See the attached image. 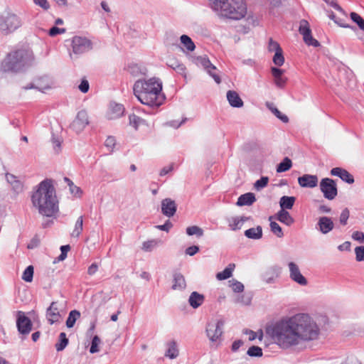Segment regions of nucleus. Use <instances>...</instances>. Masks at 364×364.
<instances>
[{"label": "nucleus", "instance_id": "64", "mask_svg": "<svg viewBox=\"0 0 364 364\" xmlns=\"http://www.w3.org/2000/svg\"><path fill=\"white\" fill-rule=\"evenodd\" d=\"M39 244H40V239L37 236H35L31 239L30 242L28 244L27 248L28 249L36 248L39 245Z\"/></svg>", "mask_w": 364, "mask_h": 364}, {"label": "nucleus", "instance_id": "10", "mask_svg": "<svg viewBox=\"0 0 364 364\" xmlns=\"http://www.w3.org/2000/svg\"><path fill=\"white\" fill-rule=\"evenodd\" d=\"M299 31L303 36V39L306 44L314 47H318L320 46L319 42L313 38L311 30L307 21L303 19L300 21Z\"/></svg>", "mask_w": 364, "mask_h": 364}, {"label": "nucleus", "instance_id": "26", "mask_svg": "<svg viewBox=\"0 0 364 364\" xmlns=\"http://www.w3.org/2000/svg\"><path fill=\"white\" fill-rule=\"evenodd\" d=\"M256 201L255 196L253 193H247L241 195L236 203L237 206L251 205Z\"/></svg>", "mask_w": 364, "mask_h": 364}, {"label": "nucleus", "instance_id": "20", "mask_svg": "<svg viewBox=\"0 0 364 364\" xmlns=\"http://www.w3.org/2000/svg\"><path fill=\"white\" fill-rule=\"evenodd\" d=\"M124 112V108L122 105L116 102H111L109 104V109L107 112V118L109 119H114L120 117Z\"/></svg>", "mask_w": 364, "mask_h": 364}, {"label": "nucleus", "instance_id": "19", "mask_svg": "<svg viewBox=\"0 0 364 364\" xmlns=\"http://www.w3.org/2000/svg\"><path fill=\"white\" fill-rule=\"evenodd\" d=\"M46 317L50 324L59 321L61 316L58 311L57 302L53 301L50 304V306L47 309Z\"/></svg>", "mask_w": 364, "mask_h": 364}, {"label": "nucleus", "instance_id": "35", "mask_svg": "<svg viewBox=\"0 0 364 364\" xmlns=\"http://www.w3.org/2000/svg\"><path fill=\"white\" fill-rule=\"evenodd\" d=\"M80 317V313L77 310H72L68 315L66 321V326L69 328H73L75 321Z\"/></svg>", "mask_w": 364, "mask_h": 364}, {"label": "nucleus", "instance_id": "55", "mask_svg": "<svg viewBox=\"0 0 364 364\" xmlns=\"http://www.w3.org/2000/svg\"><path fill=\"white\" fill-rule=\"evenodd\" d=\"M268 49L269 51H274L275 53L282 50L279 44L277 42L274 41L272 38L269 39Z\"/></svg>", "mask_w": 364, "mask_h": 364}, {"label": "nucleus", "instance_id": "62", "mask_svg": "<svg viewBox=\"0 0 364 364\" xmlns=\"http://www.w3.org/2000/svg\"><path fill=\"white\" fill-rule=\"evenodd\" d=\"M352 238L360 243H363L364 242V233L360 231H355L352 234Z\"/></svg>", "mask_w": 364, "mask_h": 364}, {"label": "nucleus", "instance_id": "63", "mask_svg": "<svg viewBox=\"0 0 364 364\" xmlns=\"http://www.w3.org/2000/svg\"><path fill=\"white\" fill-rule=\"evenodd\" d=\"M172 226H173V224L171 223V222L170 220H168L166 221V223L164 225H156V228H157L160 230L168 232L169 230L172 228Z\"/></svg>", "mask_w": 364, "mask_h": 364}, {"label": "nucleus", "instance_id": "22", "mask_svg": "<svg viewBox=\"0 0 364 364\" xmlns=\"http://www.w3.org/2000/svg\"><path fill=\"white\" fill-rule=\"evenodd\" d=\"M272 75L274 78V82L276 85L279 88H283L287 81V78L283 77L284 71L282 69L272 67L271 68Z\"/></svg>", "mask_w": 364, "mask_h": 364}, {"label": "nucleus", "instance_id": "25", "mask_svg": "<svg viewBox=\"0 0 364 364\" xmlns=\"http://www.w3.org/2000/svg\"><path fill=\"white\" fill-rule=\"evenodd\" d=\"M166 65L176 70L178 73L185 75L186 67L183 64L180 63L178 59L174 57H168L166 61Z\"/></svg>", "mask_w": 364, "mask_h": 364}, {"label": "nucleus", "instance_id": "51", "mask_svg": "<svg viewBox=\"0 0 364 364\" xmlns=\"http://www.w3.org/2000/svg\"><path fill=\"white\" fill-rule=\"evenodd\" d=\"M100 343V339L97 336H95L92 340L90 352L95 353L99 351L98 346Z\"/></svg>", "mask_w": 364, "mask_h": 364}, {"label": "nucleus", "instance_id": "38", "mask_svg": "<svg viewBox=\"0 0 364 364\" xmlns=\"http://www.w3.org/2000/svg\"><path fill=\"white\" fill-rule=\"evenodd\" d=\"M83 230V218L82 216H80L75 225V228L71 233V237H78L82 233Z\"/></svg>", "mask_w": 364, "mask_h": 364}, {"label": "nucleus", "instance_id": "30", "mask_svg": "<svg viewBox=\"0 0 364 364\" xmlns=\"http://www.w3.org/2000/svg\"><path fill=\"white\" fill-rule=\"evenodd\" d=\"M296 198L294 196H282L279 200L281 210L291 209L295 203Z\"/></svg>", "mask_w": 364, "mask_h": 364}, {"label": "nucleus", "instance_id": "46", "mask_svg": "<svg viewBox=\"0 0 364 364\" xmlns=\"http://www.w3.org/2000/svg\"><path fill=\"white\" fill-rule=\"evenodd\" d=\"M235 303L242 305H250L251 303V297L245 294L237 295L235 299Z\"/></svg>", "mask_w": 364, "mask_h": 364}, {"label": "nucleus", "instance_id": "11", "mask_svg": "<svg viewBox=\"0 0 364 364\" xmlns=\"http://www.w3.org/2000/svg\"><path fill=\"white\" fill-rule=\"evenodd\" d=\"M88 124L89 118L87 112L85 110H80L70 124V128L78 134L82 132Z\"/></svg>", "mask_w": 364, "mask_h": 364}, {"label": "nucleus", "instance_id": "60", "mask_svg": "<svg viewBox=\"0 0 364 364\" xmlns=\"http://www.w3.org/2000/svg\"><path fill=\"white\" fill-rule=\"evenodd\" d=\"M33 2L36 5L40 6L45 11L48 10L50 8V4L48 0H33Z\"/></svg>", "mask_w": 364, "mask_h": 364}, {"label": "nucleus", "instance_id": "59", "mask_svg": "<svg viewBox=\"0 0 364 364\" xmlns=\"http://www.w3.org/2000/svg\"><path fill=\"white\" fill-rule=\"evenodd\" d=\"M90 88V85L88 81L83 78L81 80L80 84L78 85V89L82 92L86 93L88 92Z\"/></svg>", "mask_w": 364, "mask_h": 364}, {"label": "nucleus", "instance_id": "33", "mask_svg": "<svg viewBox=\"0 0 364 364\" xmlns=\"http://www.w3.org/2000/svg\"><path fill=\"white\" fill-rule=\"evenodd\" d=\"M235 264H229L228 266L222 272L217 273L216 278L218 280H225L232 276V272L235 269Z\"/></svg>", "mask_w": 364, "mask_h": 364}, {"label": "nucleus", "instance_id": "15", "mask_svg": "<svg viewBox=\"0 0 364 364\" xmlns=\"http://www.w3.org/2000/svg\"><path fill=\"white\" fill-rule=\"evenodd\" d=\"M316 226L321 233L326 235L333 230L334 223L331 218L322 216L318 218Z\"/></svg>", "mask_w": 364, "mask_h": 364}, {"label": "nucleus", "instance_id": "61", "mask_svg": "<svg viewBox=\"0 0 364 364\" xmlns=\"http://www.w3.org/2000/svg\"><path fill=\"white\" fill-rule=\"evenodd\" d=\"M65 32V28H60L58 27H56V26H53L52 27L49 31H48V34L50 36H57L58 34H61V33H64Z\"/></svg>", "mask_w": 364, "mask_h": 364}, {"label": "nucleus", "instance_id": "24", "mask_svg": "<svg viewBox=\"0 0 364 364\" xmlns=\"http://www.w3.org/2000/svg\"><path fill=\"white\" fill-rule=\"evenodd\" d=\"M204 301V295L199 294L197 291H193L188 298V303L193 309H197L200 306L203 304Z\"/></svg>", "mask_w": 364, "mask_h": 364}, {"label": "nucleus", "instance_id": "8", "mask_svg": "<svg viewBox=\"0 0 364 364\" xmlns=\"http://www.w3.org/2000/svg\"><path fill=\"white\" fill-rule=\"evenodd\" d=\"M92 42L85 37L74 36L72 39V53H70L71 59H73V55L76 57L88 52L92 49Z\"/></svg>", "mask_w": 364, "mask_h": 364}, {"label": "nucleus", "instance_id": "29", "mask_svg": "<svg viewBox=\"0 0 364 364\" xmlns=\"http://www.w3.org/2000/svg\"><path fill=\"white\" fill-rule=\"evenodd\" d=\"M245 235L250 239L259 240L262 237V228L259 225L250 228L245 231Z\"/></svg>", "mask_w": 364, "mask_h": 364}, {"label": "nucleus", "instance_id": "18", "mask_svg": "<svg viewBox=\"0 0 364 364\" xmlns=\"http://www.w3.org/2000/svg\"><path fill=\"white\" fill-rule=\"evenodd\" d=\"M251 219V217L235 216L227 218L228 226L231 230L236 231L240 230L244 223Z\"/></svg>", "mask_w": 364, "mask_h": 364}, {"label": "nucleus", "instance_id": "34", "mask_svg": "<svg viewBox=\"0 0 364 364\" xmlns=\"http://www.w3.org/2000/svg\"><path fill=\"white\" fill-rule=\"evenodd\" d=\"M68 339L66 337V334L62 332L59 335L58 341L55 343V347L57 351L63 350L68 344Z\"/></svg>", "mask_w": 364, "mask_h": 364}, {"label": "nucleus", "instance_id": "6", "mask_svg": "<svg viewBox=\"0 0 364 364\" xmlns=\"http://www.w3.org/2000/svg\"><path fill=\"white\" fill-rule=\"evenodd\" d=\"M23 20L20 16L11 11H4L0 14V33L9 35L23 26Z\"/></svg>", "mask_w": 364, "mask_h": 364}, {"label": "nucleus", "instance_id": "47", "mask_svg": "<svg viewBox=\"0 0 364 364\" xmlns=\"http://www.w3.org/2000/svg\"><path fill=\"white\" fill-rule=\"evenodd\" d=\"M268 182H269L268 177L262 176V178H260V179L257 180L255 183L254 188L256 190L259 191V190L262 189L263 188L266 187L267 186Z\"/></svg>", "mask_w": 364, "mask_h": 364}, {"label": "nucleus", "instance_id": "41", "mask_svg": "<svg viewBox=\"0 0 364 364\" xmlns=\"http://www.w3.org/2000/svg\"><path fill=\"white\" fill-rule=\"evenodd\" d=\"M186 233L190 236L195 235L200 237L203 235V230L198 226L193 225L186 228Z\"/></svg>", "mask_w": 364, "mask_h": 364}, {"label": "nucleus", "instance_id": "7", "mask_svg": "<svg viewBox=\"0 0 364 364\" xmlns=\"http://www.w3.org/2000/svg\"><path fill=\"white\" fill-rule=\"evenodd\" d=\"M225 321L223 318L208 322L205 328V333L211 343L219 344L223 340V328Z\"/></svg>", "mask_w": 364, "mask_h": 364}, {"label": "nucleus", "instance_id": "32", "mask_svg": "<svg viewBox=\"0 0 364 364\" xmlns=\"http://www.w3.org/2000/svg\"><path fill=\"white\" fill-rule=\"evenodd\" d=\"M178 355V349L175 341H171L168 343V349L165 353V356L171 359H174Z\"/></svg>", "mask_w": 364, "mask_h": 364}, {"label": "nucleus", "instance_id": "23", "mask_svg": "<svg viewBox=\"0 0 364 364\" xmlns=\"http://www.w3.org/2000/svg\"><path fill=\"white\" fill-rule=\"evenodd\" d=\"M173 285L172 289L173 290H183L186 287V282L184 276L180 272H175L173 275Z\"/></svg>", "mask_w": 364, "mask_h": 364}, {"label": "nucleus", "instance_id": "36", "mask_svg": "<svg viewBox=\"0 0 364 364\" xmlns=\"http://www.w3.org/2000/svg\"><path fill=\"white\" fill-rule=\"evenodd\" d=\"M129 72L135 77L139 75H146L147 69L145 67H141L139 65H132L129 67Z\"/></svg>", "mask_w": 364, "mask_h": 364}, {"label": "nucleus", "instance_id": "53", "mask_svg": "<svg viewBox=\"0 0 364 364\" xmlns=\"http://www.w3.org/2000/svg\"><path fill=\"white\" fill-rule=\"evenodd\" d=\"M355 259L358 262L364 261V246H359L355 248Z\"/></svg>", "mask_w": 364, "mask_h": 364}, {"label": "nucleus", "instance_id": "42", "mask_svg": "<svg viewBox=\"0 0 364 364\" xmlns=\"http://www.w3.org/2000/svg\"><path fill=\"white\" fill-rule=\"evenodd\" d=\"M34 269L32 265L26 267L22 274V279L26 282H31L33 280Z\"/></svg>", "mask_w": 364, "mask_h": 364}, {"label": "nucleus", "instance_id": "12", "mask_svg": "<svg viewBox=\"0 0 364 364\" xmlns=\"http://www.w3.org/2000/svg\"><path fill=\"white\" fill-rule=\"evenodd\" d=\"M196 63L198 65L202 66L207 73L214 79L215 82L217 84H220L221 82V79L220 76L214 73V71L217 70L216 67L211 63L210 60L205 56H199L196 58Z\"/></svg>", "mask_w": 364, "mask_h": 364}, {"label": "nucleus", "instance_id": "17", "mask_svg": "<svg viewBox=\"0 0 364 364\" xmlns=\"http://www.w3.org/2000/svg\"><path fill=\"white\" fill-rule=\"evenodd\" d=\"M318 178L316 175L304 174L298 178V183L302 188H315L317 186Z\"/></svg>", "mask_w": 364, "mask_h": 364}, {"label": "nucleus", "instance_id": "58", "mask_svg": "<svg viewBox=\"0 0 364 364\" xmlns=\"http://www.w3.org/2000/svg\"><path fill=\"white\" fill-rule=\"evenodd\" d=\"M12 190L16 194L21 193L23 191V186L20 181H17L15 183L11 184Z\"/></svg>", "mask_w": 364, "mask_h": 364}, {"label": "nucleus", "instance_id": "44", "mask_svg": "<svg viewBox=\"0 0 364 364\" xmlns=\"http://www.w3.org/2000/svg\"><path fill=\"white\" fill-rule=\"evenodd\" d=\"M350 18L361 30H364V19L357 13L351 12Z\"/></svg>", "mask_w": 364, "mask_h": 364}, {"label": "nucleus", "instance_id": "1", "mask_svg": "<svg viewBox=\"0 0 364 364\" xmlns=\"http://www.w3.org/2000/svg\"><path fill=\"white\" fill-rule=\"evenodd\" d=\"M274 343L283 350H293L318 338L320 328L306 314L286 316L267 330Z\"/></svg>", "mask_w": 364, "mask_h": 364}, {"label": "nucleus", "instance_id": "40", "mask_svg": "<svg viewBox=\"0 0 364 364\" xmlns=\"http://www.w3.org/2000/svg\"><path fill=\"white\" fill-rule=\"evenodd\" d=\"M181 41L188 51L194 50L196 48L195 44L189 36L182 35L181 36Z\"/></svg>", "mask_w": 364, "mask_h": 364}, {"label": "nucleus", "instance_id": "37", "mask_svg": "<svg viewBox=\"0 0 364 364\" xmlns=\"http://www.w3.org/2000/svg\"><path fill=\"white\" fill-rule=\"evenodd\" d=\"M292 166V162L288 157H285L277 166V172L282 173L289 170Z\"/></svg>", "mask_w": 364, "mask_h": 364}, {"label": "nucleus", "instance_id": "54", "mask_svg": "<svg viewBox=\"0 0 364 364\" xmlns=\"http://www.w3.org/2000/svg\"><path fill=\"white\" fill-rule=\"evenodd\" d=\"M129 124L134 127L135 129H137L138 126L140 124L143 119L139 117L135 114H131L129 116Z\"/></svg>", "mask_w": 364, "mask_h": 364}, {"label": "nucleus", "instance_id": "3", "mask_svg": "<svg viewBox=\"0 0 364 364\" xmlns=\"http://www.w3.org/2000/svg\"><path fill=\"white\" fill-rule=\"evenodd\" d=\"M134 94L142 104L150 107L161 105L160 94L162 90L161 82L155 77L148 80H139L133 87Z\"/></svg>", "mask_w": 364, "mask_h": 364}, {"label": "nucleus", "instance_id": "56", "mask_svg": "<svg viewBox=\"0 0 364 364\" xmlns=\"http://www.w3.org/2000/svg\"><path fill=\"white\" fill-rule=\"evenodd\" d=\"M70 250V246L69 245H63L60 247L61 253L58 257V261H63L67 257L68 252Z\"/></svg>", "mask_w": 364, "mask_h": 364}, {"label": "nucleus", "instance_id": "13", "mask_svg": "<svg viewBox=\"0 0 364 364\" xmlns=\"http://www.w3.org/2000/svg\"><path fill=\"white\" fill-rule=\"evenodd\" d=\"M16 326L20 333L23 335L28 334L32 329V323L31 319L26 316L22 311L18 312Z\"/></svg>", "mask_w": 364, "mask_h": 364}, {"label": "nucleus", "instance_id": "9", "mask_svg": "<svg viewBox=\"0 0 364 364\" xmlns=\"http://www.w3.org/2000/svg\"><path fill=\"white\" fill-rule=\"evenodd\" d=\"M320 190L323 193L325 198L333 200L337 194L338 189L335 181L329 178H323L320 182Z\"/></svg>", "mask_w": 364, "mask_h": 364}, {"label": "nucleus", "instance_id": "52", "mask_svg": "<svg viewBox=\"0 0 364 364\" xmlns=\"http://www.w3.org/2000/svg\"><path fill=\"white\" fill-rule=\"evenodd\" d=\"M158 245V242L155 240H149L146 242H144L143 243V250L146 252L151 251L156 245Z\"/></svg>", "mask_w": 364, "mask_h": 364}, {"label": "nucleus", "instance_id": "57", "mask_svg": "<svg viewBox=\"0 0 364 364\" xmlns=\"http://www.w3.org/2000/svg\"><path fill=\"white\" fill-rule=\"evenodd\" d=\"M272 112L275 114V116L282 120L283 122H288L289 118L287 115L282 114L277 108L271 109Z\"/></svg>", "mask_w": 364, "mask_h": 364}, {"label": "nucleus", "instance_id": "21", "mask_svg": "<svg viewBox=\"0 0 364 364\" xmlns=\"http://www.w3.org/2000/svg\"><path fill=\"white\" fill-rule=\"evenodd\" d=\"M331 174L332 176H338L343 181L352 184L354 183L353 176L346 169L342 168L336 167L331 170Z\"/></svg>", "mask_w": 364, "mask_h": 364}, {"label": "nucleus", "instance_id": "5", "mask_svg": "<svg viewBox=\"0 0 364 364\" xmlns=\"http://www.w3.org/2000/svg\"><path fill=\"white\" fill-rule=\"evenodd\" d=\"M35 62L33 53L30 49H18L9 53L2 62L5 72H23L31 67Z\"/></svg>", "mask_w": 364, "mask_h": 364}, {"label": "nucleus", "instance_id": "49", "mask_svg": "<svg viewBox=\"0 0 364 364\" xmlns=\"http://www.w3.org/2000/svg\"><path fill=\"white\" fill-rule=\"evenodd\" d=\"M48 88H50V86L48 84H46V85L42 86L41 85H40V83L38 82H37L36 83L31 82L28 85H27L26 86L23 87V89H24L26 90H29V89H37L38 90L42 91L43 90H46V89H48Z\"/></svg>", "mask_w": 364, "mask_h": 364}, {"label": "nucleus", "instance_id": "27", "mask_svg": "<svg viewBox=\"0 0 364 364\" xmlns=\"http://www.w3.org/2000/svg\"><path fill=\"white\" fill-rule=\"evenodd\" d=\"M227 99L230 105L233 107H241L243 106V101L235 91H228Z\"/></svg>", "mask_w": 364, "mask_h": 364}, {"label": "nucleus", "instance_id": "4", "mask_svg": "<svg viewBox=\"0 0 364 364\" xmlns=\"http://www.w3.org/2000/svg\"><path fill=\"white\" fill-rule=\"evenodd\" d=\"M210 7L220 19L238 21L247 12L244 0H210Z\"/></svg>", "mask_w": 364, "mask_h": 364}, {"label": "nucleus", "instance_id": "31", "mask_svg": "<svg viewBox=\"0 0 364 364\" xmlns=\"http://www.w3.org/2000/svg\"><path fill=\"white\" fill-rule=\"evenodd\" d=\"M279 269L277 267H269L264 274L263 278L267 283H272L274 279L278 276Z\"/></svg>", "mask_w": 364, "mask_h": 364}, {"label": "nucleus", "instance_id": "28", "mask_svg": "<svg viewBox=\"0 0 364 364\" xmlns=\"http://www.w3.org/2000/svg\"><path fill=\"white\" fill-rule=\"evenodd\" d=\"M275 218L288 226L291 225L294 223V218L286 210H280L275 215Z\"/></svg>", "mask_w": 364, "mask_h": 364}, {"label": "nucleus", "instance_id": "16", "mask_svg": "<svg viewBox=\"0 0 364 364\" xmlns=\"http://www.w3.org/2000/svg\"><path fill=\"white\" fill-rule=\"evenodd\" d=\"M176 210L177 205L173 200L168 198L162 200L161 212L165 216L168 218L173 216Z\"/></svg>", "mask_w": 364, "mask_h": 364}, {"label": "nucleus", "instance_id": "14", "mask_svg": "<svg viewBox=\"0 0 364 364\" xmlns=\"http://www.w3.org/2000/svg\"><path fill=\"white\" fill-rule=\"evenodd\" d=\"M288 267L289 277L292 281L301 286H306L308 284L307 279L301 274L299 266L295 262H289Z\"/></svg>", "mask_w": 364, "mask_h": 364}, {"label": "nucleus", "instance_id": "2", "mask_svg": "<svg viewBox=\"0 0 364 364\" xmlns=\"http://www.w3.org/2000/svg\"><path fill=\"white\" fill-rule=\"evenodd\" d=\"M33 206L43 216L52 218L58 212V200L52 181H41L31 195Z\"/></svg>", "mask_w": 364, "mask_h": 364}, {"label": "nucleus", "instance_id": "43", "mask_svg": "<svg viewBox=\"0 0 364 364\" xmlns=\"http://www.w3.org/2000/svg\"><path fill=\"white\" fill-rule=\"evenodd\" d=\"M230 287L232 288V291L235 293H241L244 291V285L240 282L235 279H232L229 281Z\"/></svg>", "mask_w": 364, "mask_h": 364}, {"label": "nucleus", "instance_id": "48", "mask_svg": "<svg viewBox=\"0 0 364 364\" xmlns=\"http://www.w3.org/2000/svg\"><path fill=\"white\" fill-rule=\"evenodd\" d=\"M273 63L277 66H282L284 63V57L283 55V51H279L274 53L273 57Z\"/></svg>", "mask_w": 364, "mask_h": 364}, {"label": "nucleus", "instance_id": "45", "mask_svg": "<svg viewBox=\"0 0 364 364\" xmlns=\"http://www.w3.org/2000/svg\"><path fill=\"white\" fill-rule=\"evenodd\" d=\"M247 353L251 357H261L262 355V350L259 346H252L247 350Z\"/></svg>", "mask_w": 364, "mask_h": 364}, {"label": "nucleus", "instance_id": "50", "mask_svg": "<svg viewBox=\"0 0 364 364\" xmlns=\"http://www.w3.org/2000/svg\"><path fill=\"white\" fill-rule=\"evenodd\" d=\"M350 217V211L348 210V208H345L341 215H340V218H339V222L342 225H347V223H348V220Z\"/></svg>", "mask_w": 364, "mask_h": 364}, {"label": "nucleus", "instance_id": "39", "mask_svg": "<svg viewBox=\"0 0 364 364\" xmlns=\"http://www.w3.org/2000/svg\"><path fill=\"white\" fill-rule=\"evenodd\" d=\"M272 216H270L269 220H270V230L271 231L278 237L281 238L284 236V233L280 225L272 221Z\"/></svg>", "mask_w": 364, "mask_h": 364}]
</instances>
